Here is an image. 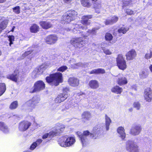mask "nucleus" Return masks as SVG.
Here are the masks:
<instances>
[{
    "mask_svg": "<svg viewBox=\"0 0 152 152\" xmlns=\"http://www.w3.org/2000/svg\"><path fill=\"white\" fill-rule=\"evenodd\" d=\"M7 77L8 79L15 82L21 81V78H20V75L17 71H15L14 73L8 75Z\"/></svg>",
    "mask_w": 152,
    "mask_h": 152,
    "instance_id": "obj_9",
    "label": "nucleus"
},
{
    "mask_svg": "<svg viewBox=\"0 0 152 152\" xmlns=\"http://www.w3.org/2000/svg\"><path fill=\"white\" fill-rule=\"evenodd\" d=\"M26 105L28 106H31L33 108L35 107V106L34 104H33V102L32 100H29L26 103Z\"/></svg>",
    "mask_w": 152,
    "mask_h": 152,
    "instance_id": "obj_46",
    "label": "nucleus"
},
{
    "mask_svg": "<svg viewBox=\"0 0 152 152\" xmlns=\"http://www.w3.org/2000/svg\"><path fill=\"white\" fill-rule=\"evenodd\" d=\"M69 91V89L67 87L64 88L63 89V93H62V94H67V93Z\"/></svg>",
    "mask_w": 152,
    "mask_h": 152,
    "instance_id": "obj_52",
    "label": "nucleus"
},
{
    "mask_svg": "<svg viewBox=\"0 0 152 152\" xmlns=\"http://www.w3.org/2000/svg\"><path fill=\"white\" fill-rule=\"evenodd\" d=\"M129 28L127 27H122L118 30V32L119 34H125L129 30Z\"/></svg>",
    "mask_w": 152,
    "mask_h": 152,
    "instance_id": "obj_34",
    "label": "nucleus"
},
{
    "mask_svg": "<svg viewBox=\"0 0 152 152\" xmlns=\"http://www.w3.org/2000/svg\"><path fill=\"white\" fill-rule=\"evenodd\" d=\"M89 86L92 89H95L98 88L99 87L98 82L96 80H91L88 83Z\"/></svg>",
    "mask_w": 152,
    "mask_h": 152,
    "instance_id": "obj_21",
    "label": "nucleus"
},
{
    "mask_svg": "<svg viewBox=\"0 0 152 152\" xmlns=\"http://www.w3.org/2000/svg\"><path fill=\"white\" fill-rule=\"evenodd\" d=\"M118 133L119 134V136L123 140L126 137V134L125 132V130L123 127H120L117 129Z\"/></svg>",
    "mask_w": 152,
    "mask_h": 152,
    "instance_id": "obj_23",
    "label": "nucleus"
},
{
    "mask_svg": "<svg viewBox=\"0 0 152 152\" xmlns=\"http://www.w3.org/2000/svg\"><path fill=\"white\" fill-rule=\"evenodd\" d=\"M125 12L129 15H132L133 14V11L130 9H126V10Z\"/></svg>",
    "mask_w": 152,
    "mask_h": 152,
    "instance_id": "obj_51",
    "label": "nucleus"
},
{
    "mask_svg": "<svg viewBox=\"0 0 152 152\" xmlns=\"http://www.w3.org/2000/svg\"><path fill=\"white\" fill-rule=\"evenodd\" d=\"M45 87V84L42 80L36 82L34 84L33 88H32L30 92L33 93L36 91L43 90Z\"/></svg>",
    "mask_w": 152,
    "mask_h": 152,
    "instance_id": "obj_7",
    "label": "nucleus"
},
{
    "mask_svg": "<svg viewBox=\"0 0 152 152\" xmlns=\"http://www.w3.org/2000/svg\"><path fill=\"white\" fill-rule=\"evenodd\" d=\"M77 14V12L74 10L68 11L62 17L61 23L63 24L69 23L72 20L75 19Z\"/></svg>",
    "mask_w": 152,
    "mask_h": 152,
    "instance_id": "obj_3",
    "label": "nucleus"
},
{
    "mask_svg": "<svg viewBox=\"0 0 152 152\" xmlns=\"http://www.w3.org/2000/svg\"><path fill=\"white\" fill-rule=\"evenodd\" d=\"M87 36H86V35H83V37L84 38H86V39L87 38Z\"/></svg>",
    "mask_w": 152,
    "mask_h": 152,
    "instance_id": "obj_59",
    "label": "nucleus"
},
{
    "mask_svg": "<svg viewBox=\"0 0 152 152\" xmlns=\"http://www.w3.org/2000/svg\"><path fill=\"white\" fill-rule=\"evenodd\" d=\"M136 53L134 50H132L129 51L126 55L127 60H133L136 56Z\"/></svg>",
    "mask_w": 152,
    "mask_h": 152,
    "instance_id": "obj_16",
    "label": "nucleus"
},
{
    "mask_svg": "<svg viewBox=\"0 0 152 152\" xmlns=\"http://www.w3.org/2000/svg\"><path fill=\"white\" fill-rule=\"evenodd\" d=\"M89 73L90 74H97V69H94L92 71H91V72H89Z\"/></svg>",
    "mask_w": 152,
    "mask_h": 152,
    "instance_id": "obj_54",
    "label": "nucleus"
},
{
    "mask_svg": "<svg viewBox=\"0 0 152 152\" xmlns=\"http://www.w3.org/2000/svg\"><path fill=\"white\" fill-rule=\"evenodd\" d=\"M18 106V103L17 101H15L12 102L10 106L11 109H15Z\"/></svg>",
    "mask_w": 152,
    "mask_h": 152,
    "instance_id": "obj_41",
    "label": "nucleus"
},
{
    "mask_svg": "<svg viewBox=\"0 0 152 152\" xmlns=\"http://www.w3.org/2000/svg\"><path fill=\"white\" fill-rule=\"evenodd\" d=\"M33 51V50H29V51H27L25 52L24 54L22 55V56L23 58H24L25 57L27 56L28 55H29L30 53H31Z\"/></svg>",
    "mask_w": 152,
    "mask_h": 152,
    "instance_id": "obj_50",
    "label": "nucleus"
},
{
    "mask_svg": "<svg viewBox=\"0 0 152 152\" xmlns=\"http://www.w3.org/2000/svg\"><path fill=\"white\" fill-rule=\"evenodd\" d=\"M75 60L72 59L70 61V63L71 64V66L73 68H77L78 67L80 66H83V64L81 63H78L77 64H72V62H74Z\"/></svg>",
    "mask_w": 152,
    "mask_h": 152,
    "instance_id": "obj_32",
    "label": "nucleus"
},
{
    "mask_svg": "<svg viewBox=\"0 0 152 152\" xmlns=\"http://www.w3.org/2000/svg\"><path fill=\"white\" fill-rule=\"evenodd\" d=\"M1 51L0 50V56H1Z\"/></svg>",
    "mask_w": 152,
    "mask_h": 152,
    "instance_id": "obj_62",
    "label": "nucleus"
},
{
    "mask_svg": "<svg viewBox=\"0 0 152 152\" xmlns=\"http://www.w3.org/2000/svg\"><path fill=\"white\" fill-rule=\"evenodd\" d=\"M50 66V64L49 62H46L41 65L40 67V71H39L40 73H39V74L42 73L44 70Z\"/></svg>",
    "mask_w": 152,
    "mask_h": 152,
    "instance_id": "obj_26",
    "label": "nucleus"
},
{
    "mask_svg": "<svg viewBox=\"0 0 152 152\" xmlns=\"http://www.w3.org/2000/svg\"><path fill=\"white\" fill-rule=\"evenodd\" d=\"M6 89V86L4 83H0V96L5 91Z\"/></svg>",
    "mask_w": 152,
    "mask_h": 152,
    "instance_id": "obj_35",
    "label": "nucleus"
},
{
    "mask_svg": "<svg viewBox=\"0 0 152 152\" xmlns=\"http://www.w3.org/2000/svg\"><path fill=\"white\" fill-rule=\"evenodd\" d=\"M4 17L1 18V20H3L0 22V33L7 27L8 23V20L7 19L4 20Z\"/></svg>",
    "mask_w": 152,
    "mask_h": 152,
    "instance_id": "obj_24",
    "label": "nucleus"
},
{
    "mask_svg": "<svg viewBox=\"0 0 152 152\" xmlns=\"http://www.w3.org/2000/svg\"><path fill=\"white\" fill-rule=\"evenodd\" d=\"M139 147L137 144L132 141H128L126 143V149L129 152H138Z\"/></svg>",
    "mask_w": 152,
    "mask_h": 152,
    "instance_id": "obj_5",
    "label": "nucleus"
},
{
    "mask_svg": "<svg viewBox=\"0 0 152 152\" xmlns=\"http://www.w3.org/2000/svg\"><path fill=\"white\" fill-rule=\"evenodd\" d=\"M6 0H0V3H3Z\"/></svg>",
    "mask_w": 152,
    "mask_h": 152,
    "instance_id": "obj_58",
    "label": "nucleus"
},
{
    "mask_svg": "<svg viewBox=\"0 0 152 152\" xmlns=\"http://www.w3.org/2000/svg\"><path fill=\"white\" fill-rule=\"evenodd\" d=\"M82 28L83 30H86L87 29V27L86 26H82L81 25L76 24L74 26V28L73 30V32L74 34L79 33L80 32V30Z\"/></svg>",
    "mask_w": 152,
    "mask_h": 152,
    "instance_id": "obj_19",
    "label": "nucleus"
},
{
    "mask_svg": "<svg viewBox=\"0 0 152 152\" xmlns=\"http://www.w3.org/2000/svg\"><path fill=\"white\" fill-rule=\"evenodd\" d=\"M54 134L53 131H51L48 133H46L44 134L42 136V138L43 139H45L48 137L49 138L55 136Z\"/></svg>",
    "mask_w": 152,
    "mask_h": 152,
    "instance_id": "obj_36",
    "label": "nucleus"
},
{
    "mask_svg": "<svg viewBox=\"0 0 152 152\" xmlns=\"http://www.w3.org/2000/svg\"><path fill=\"white\" fill-rule=\"evenodd\" d=\"M67 69V67L66 66H63L57 69V71L63 72Z\"/></svg>",
    "mask_w": 152,
    "mask_h": 152,
    "instance_id": "obj_48",
    "label": "nucleus"
},
{
    "mask_svg": "<svg viewBox=\"0 0 152 152\" xmlns=\"http://www.w3.org/2000/svg\"><path fill=\"white\" fill-rule=\"evenodd\" d=\"M39 1H45V0H39Z\"/></svg>",
    "mask_w": 152,
    "mask_h": 152,
    "instance_id": "obj_63",
    "label": "nucleus"
},
{
    "mask_svg": "<svg viewBox=\"0 0 152 152\" xmlns=\"http://www.w3.org/2000/svg\"><path fill=\"white\" fill-rule=\"evenodd\" d=\"M47 82L52 86H57L63 82L62 75L60 72L50 74L46 78Z\"/></svg>",
    "mask_w": 152,
    "mask_h": 152,
    "instance_id": "obj_1",
    "label": "nucleus"
},
{
    "mask_svg": "<svg viewBox=\"0 0 152 152\" xmlns=\"http://www.w3.org/2000/svg\"><path fill=\"white\" fill-rule=\"evenodd\" d=\"M40 26L43 29H48L52 27V25L50 23L47 21H42L39 23Z\"/></svg>",
    "mask_w": 152,
    "mask_h": 152,
    "instance_id": "obj_22",
    "label": "nucleus"
},
{
    "mask_svg": "<svg viewBox=\"0 0 152 152\" xmlns=\"http://www.w3.org/2000/svg\"><path fill=\"white\" fill-rule=\"evenodd\" d=\"M134 107L137 110H139L140 107V104L139 102H135L133 104Z\"/></svg>",
    "mask_w": 152,
    "mask_h": 152,
    "instance_id": "obj_47",
    "label": "nucleus"
},
{
    "mask_svg": "<svg viewBox=\"0 0 152 152\" xmlns=\"http://www.w3.org/2000/svg\"><path fill=\"white\" fill-rule=\"evenodd\" d=\"M68 82L70 85L73 87L78 86L79 84V80L75 77H70L68 80Z\"/></svg>",
    "mask_w": 152,
    "mask_h": 152,
    "instance_id": "obj_15",
    "label": "nucleus"
},
{
    "mask_svg": "<svg viewBox=\"0 0 152 152\" xmlns=\"http://www.w3.org/2000/svg\"><path fill=\"white\" fill-rule=\"evenodd\" d=\"M111 123V120L110 118L107 115H105V125L106 130L109 129V126Z\"/></svg>",
    "mask_w": 152,
    "mask_h": 152,
    "instance_id": "obj_28",
    "label": "nucleus"
},
{
    "mask_svg": "<svg viewBox=\"0 0 152 152\" xmlns=\"http://www.w3.org/2000/svg\"><path fill=\"white\" fill-rule=\"evenodd\" d=\"M31 100L32 101L33 104H34V106H35L37 103L39 102L40 100V99L37 96H35L32 98Z\"/></svg>",
    "mask_w": 152,
    "mask_h": 152,
    "instance_id": "obj_39",
    "label": "nucleus"
},
{
    "mask_svg": "<svg viewBox=\"0 0 152 152\" xmlns=\"http://www.w3.org/2000/svg\"><path fill=\"white\" fill-rule=\"evenodd\" d=\"M116 77H117V82L119 85L122 86L127 83V80L124 75L119 74Z\"/></svg>",
    "mask_w": 152,
    "mask_h": 152,
    "instance_id": "obj_10",
    "label": "nucleus"
},
{
    "mask_svg": "<svg viewBox=\"0 0 152 152\" xmlns=\"http://www.w3.org/2000/svg\"><path fill=\"white\" fill-rule=\"evenodd\" d=\"M97 129L96 127H94L93 129L92 133H90L88 131H84L83 134H81V133L79 132H77L76 133L80 138L83 146H84L87 143V137L88 136L90 135L89 136L91 138L94 139L96 138H94V137L96 134L99 133L98 131L99 130H97Z\"/></svg>",
    "mask_w": 152,
    "mask_h": 152,
    "instance_id": "obj_2",
    "label": "nucleus"
},
{
    "mask_svg": "<svg viewBox=\"0 0 152 152\" xmlns=\"http://www.w3.org/2000/svg\"><path fill=\"white\" fill-rule=\"evenodd\" d=\"M58 141L60 145L66 147L72 145L75 142V140L73 137L67 138L66 137H63L60 138Z\"/></svg>",
    "mask_w": 152,
    "mask_h": 152,
    "instance_id": "obj_4",
    "label": "nucleus"
},
{
    "mask_svg": "<svg viewBox=\"0 0 152 152\" xmlns=\"http://www.w3.org/2000/svg\"><path fill=\"white\" fill-rule=\"evenodd\" d=\"M58 40V37L55 34H51L48 36L46 38V42L49 44H54Z\"/></svg>",
    "mask_w": 152,
    "mask_h": 152,
    "instance_id": "obj_12",
    "label": "nucleus"
},
{
    "mask_svg": "<svg viewBox=\"0 0 152 152\" xmlns=\"http://www.w3.org/2000/svg\"><path fill=\"white\" fill-rule=\"evenodd\" d=\"M152 58V51L151 50L150 53H147L145 56V58L147 59H148Z\"/></svg>",
    "mask_w": 152,
    "mask_h": 152,
    "instance_id": "obj_42",
    "label": "nucleus"
},
{
    "mask_svg": "<svg viewBox=\"0 0 152 152\" xmlns=\"http://www.w3.org/2000/svg\"><path fill=\"white\" fill-rule=\"evenodd\" d=\"M82 117L83 118L88 120L91 118V116L89 112L86 111L82 113Z\"/></svg>",
    "mask_w": 152,
    "mask_h": 152,
    "instance_id": "obj_29",
    "label": "nucleus"
},
{
    "mask_svg": "<svg viewBox=\"0 0 152 152\" xmlns=\"http://www.w3.org/2000/svg\"><path fill=\"white\" fill-rule=\"evenodd\" d=\"M9 40V41L10 45L11 46L12 44H13V42L14 41V37L13 36H8Z\"/></svg>",
    "mask_w": 152,
    "mask_h": 152,
    "instance_id": "obj_45",
    "label": "nucleus"
},
{
    "mask_svg": "<svg viewBox=\"0 0 152 152\" xmlns=\"http://www.w3.org/2000/svg\"><path fill=\"white\" fill-rule=\"evenodd\" d=\"M65 128V126L64 125L59 124H57L55 126V131H53L55 134V136L57 135L58 134L63 131Z\"/></svg>",
    "mask_w": 152,
    "mask_h": 152,
    "instance_id": "obj_14",
    "label": "nucleus"
},
{
    "mask_svg": "<svg viewBox=\"0 0 152 152\" xmlns=\"http://www.w3.org/2000/svg\"><path fill=\"white\" fill-rule=\"evenodd\" d=\"M42 142V140L41 139H38L36 142H34L35 143H37V145H39L40 143H41Z\"/></svg>",
    "mask_w": 152,
    "mask_h": 152,
    "instance_id": "obj_55",
    "label": "nucleus"
},
{
    "mask_svg": "<svg viewBox=\"0 0 152 152\" xmlns=\"http://www.w3.org/2000/svg\"><path fill=\"white\" fill-rule=\"evenodd\" d=\"M102 48L104 53L106 54L109 55L112 54V52L109 50L103 47Z\"/></svg>",
    "mask_w": 152,
    "mask_h": 152,
    "instance_id": "obj_43",
    "label": "nucleus"
},
{
    "mask_svg": "<svg viewBox=\"0 0 152 152\" xmlns=\"http://www.w3.org/2000/svg\"><path fill=\"white\" fill-rule=\"evenodd\" d=\"M127 1V0H126V1H124V4H125L126 5H127V4H126V1ZM127 1H128L129 0H127Z\"/></svg>",
    "mask_w": 152,
    "mask_h": 152,
    "instance_id": "obj_60",
    "label": "nucleus"
},
{
    "mask_svg": "<svg viewBox=\"0 0 152 152\" xmlns=\"http://www.w3.org/2000/svg\"><path fill=\"white\" fill-rule=\"evenodd\" d=\"M149 69L151 72L152 73V64H151L149 65Z\"/></svg>",
    "mask_w": 152,
    "mask_h": 152,
    "instance_id": "obj_57",
    "label": "nucleus"
},
{
    "mask_svg": "<svg viewBox=\"0 0 152 152\" xmlns=\"http://www.w3.org/2000/svg\"><path fill=\"white\" fill-rule=\"evenodd\" d=\"M84 42L83 37H79L73 38L70 41V43L75 48H80L83 46L82 42Z\"/></svg>",
    "mask_w": 152,
    "mask_h": 152,
    "instance_id": "obj_8",
    "label": "nucleus"
},
{
    "mask_svg": "<svg viewBox=\"0 0 152 152\" xmlns=\"http://www.w3.org/2000/svg\"><path fill=\"white\" fill-rule=\"evenodd\" d=\"M68 97V94H59L57 97L55 99V102L56 103H60L61 102L64 101Z\"/></svg>",
    "mask_w": 152,
    "mask_h": 152,
    "instance_id": "obj_18",
    "label": "nucleus"
},
{
    "mask_svg": "<svg viewBox=\"0 0 152 152\" xmlns=\"http://www.w3.org/2000/svg\"><path fill=\"white\" fill-rule=\"evenodd\" d=\"M148 75L147 72L145 71H141L139 74L140 77L142 79H144L147 77Z\"/></svg>",
    "mask_w": 152,
    "mask_h": 152,
    "instance_id": "obj_38",
    "label": "nucleus"
},
{
    "mask_svg": "<svg viewBox=\"0 0 152 152\" xmlns=\"http://www.w3.org/2000/svg\"><path fill=\"white\" fill-rule=\"evenodd\" d=\"M144 97L147 102H151L152 99V92L150 88H147L145 90Z\"/></svg>",
    "mask_w": 152,
    "mask_h": 152,
    "instance_id": "obj_13",
    "label": "nucleus"
},
{
    "mask_svg": "<svg viewBox=\"0 0 152 152\" xmlns=\"http://www.w3.org/2000/svg\"><path fill=\"white\" fill-rule=\"evenodd\" d=\"M30 122L27 121H23L20 123L19 129L21 131H24L27 130L31 125Z\"/></svg>",
    "mask_w": 152,
    "mask_h": 152,
    "instance_id": "obj_11",
    "label": "nucleus"
},
{
    "mask_svg": "<svg viewBox=\"0 0 152 152\" xmlns=\"http://www.w3.org/2000/svg\"><path fill=\"white\" fill-rule=\"evenodd\" d=\"M122 90L123 89L122 88L117 86H114L111 89V91L112 92L117 94H120Z\"/></svg>",
    "mask_w": 152,
    "mask_h": 152,
    "instance_id": "obj_27",
    "label": "nucleus"
},
{
    "mask_svg": "<svg viewBox=\"0 0 152 152\" xmlns=\"http://www.w3.org/2000/svg\"><path fill=\"white\" fill-rule=\"evenodd\" d=\"M13 10L15 13L18 14L20 13V7L19 6H16L13 8Z\"/></svg>",
    "mask_w": 152,
    "mask_h": 152,
    "instance_id": "obj_44",
    "label": "nucleus"
},
{
    "mask_svg": "<svg viewBox=\"0 0 152 152\" xmlns=\"http://www.w3.org/2000/svg\"><path fill=\"white\" fill-rule=\"evenodd\" d=\"M37 143H36L34 142L30 147V149L31 150H34L36 147Z\"/></svg>",
    "mask_w": 152,
    "mask_h": 152,
    "instance_id": "obj_53",
    "label": "nucleus"
},
{
    "mask_svg": "<svg viewBox=\"0 0 152 152\" xmlns=\"http://www.w3.org/2000/svg\"><path fill=\"white\" fill-rule=\"evenodd\" d=\"M97 74H104L105 73V72L104 69H103L99 68L97 69Z\"/></svg>",
    "mask_w": 152,
    "mask_h": 152,
    "instance_id": "obj_49",
    "label": "nucleus"
},
{
    "mask_svg": "<svg viewBox=\"0 0 152 152\" xmlns=\"http://www.w3.org/2000/svg\"><path fill=\"white\" fill-rule=\"evenodd\" d=\"M92 18L91 15H85L83 16L82 20V23L84 25L87 26L89 25L90 23V20L89 19Z\"/></svg>",
    "mask_w": 152,
    "mask_h": 152,
    "instance_id": "obj_20",
    "label": "nucleus"
},
{
    "mask_svg": "<svg viewBox=\"0 0 152 152\" xmlns=\"http://www.w3.org/2000/svg\"><path fill=\"white\" fill-rule=\"evenodd\" d=\"M116 64L119 68L124 70L127 67L126 62L122 54H119L116 58Z\"/></svg>",
    "mask_w": 152,
    "mask_h": 152,
    "instance_id": "obj_6",
    "label": "nucleus"
},
{
    "mask_svg": "<svg viewBox=\"0 0 152 152\" xmlns=\"http://www.w3.org/2000/svg\"><path fill=\"white\" fill-rule=\"evenodd\" d=\"M82 5L84 7H89L91 6L90 0H80Z\"/></svg>",
    "mask_w": 152,
    "mask_h": 152,
    "instance_id": "obj_31",
    "label": "nucleus"
},
{
    "mask_svg": "<svg viewBox=\"0 0 152 152\" xmlns=\"http://www.w3.org/2000/svg\"><path fill=\"white\" fill-rule=\"evenodd\" d=\"M141 130V126L139 125H137L132 128L130 130V132L132 134L135 135L139 134Z\"/></svg>",
    "mask_w": 152,
    "mask_h": 152,
    "instance_id": "obj_17",
    "label": "nucleus"
},
{
    "mask_svg": "<svg viewBox=\"0 0 152 152\" xmlns=\"http://www.w3.org/2000/svg\"><path fill=\"white\" fill-rule=\"evenodd\" d=\"M98 29L99 28H94L91 30H88L87 32L89 33V34H92L93 35H96L97 31Z\"/></svg>",
    "mask_w": 152,
    "mask_h": 152,
    "instance_id": "obj_37",
    "label": "nucleus"
},
{
    "mask_svg": "<svg viewBox=\"0 0 152 152\" xmlns=\"http://www.w3.org/2000/svg\"><path fill=\"white\" fill-rule=\"evenodd\" d=\"M118 20V18L116 16H114L112 18L111 20H107L105 22L106 25L112 24L116 22Z\"/></svg>",
    "mask_w": 152,
    "mask_h": 152,
    "instance_id": "obj_25",
    "label": "nucleus"
},
{
    "mask_svg": "<svg viewBox=\"0 0 152 152\" xmlns=\"http://www.w3.org/2000/svg\"><path fill=\"white\" fill-rule=\"evenodd\" d=\"M64 2L67 4H69L70 3L71 1H72V0H63Z\"/></svg>",
    "mask_w": 152,
    "mask_h": 152,
    "instance_id": "obj_56",
    "label": "nucleus"
},
{
    "mask_svg": "<svg viewBox=\"0 0 152 152\" xmlns=\"http://www.w3.org/2000/svg\"><path fill=\"white\" fill-rule=\"evenodd\" d=\"M15 28V26H13V28H12V30H11V31H13V30H14V28Z\"/></svg>",
    "mask_w": 152,
    "mask_h": 152,
    "instance_id": "obj_61",
    "label": "nucleus"
},
{
    "mask_svg": "<svg viewBox=\"0 0 152 152\" xmlns=\"http://www.w3.org/2000/svg\"><path fill=\"white\" fill-rule=\"evenodd\" d=\"M0 129L5 133L9 132L8 127L3 122H0Z\"/></svg>",
    "mask_w": 152,
    "mask_h": 152,
    "instance_id": "obj_30",
    "label": "nucleus"
},
{
    "mask_svg": "<svg viewBox=\"0 0 152 152\" xmlns=\"http://www.w3.org/2000/svg\"><path fill=\"white\" fill-rule=\"evenodd\" d=\"M105 39L107 41H110L113 38L112 35L110 33H107L105 35Z\"/></svg>",
    "mask_w": 152,
    "mask_h": 152,
    "instance_id": "obj_40",
    "label": "nucleus"
},
{
    "mask_svg": "<svg viewBox=\"0 0 152 152\" xmlns=\"http://www.w3.org/2000/svg\"><path fill=\"white\" fill-rule=\"evenodd\" d=\"M39 27L36 24H33L30 28L31 32L35 33L39 31Z\"/></svg>",
    "mask_w": 152,
    "mask_h": 152,
    "instance_id": "obj_33",
    "label": "nucleus"
},
{
    "mask_svg": "<svg viewBox=\"0 0 152 152\" xmlns=\"http://www.w3.org/2000/svg\"><path fill=\"white\" fill-rule=\"evenodd\" d=\"M71 29V28H68V30H70Z\"/></svg>",
    "mask_w": 152,
    "mask_h": 152,
    "instance_id": "obj_64",
    "label": "nucleus"
}]
</instances>
